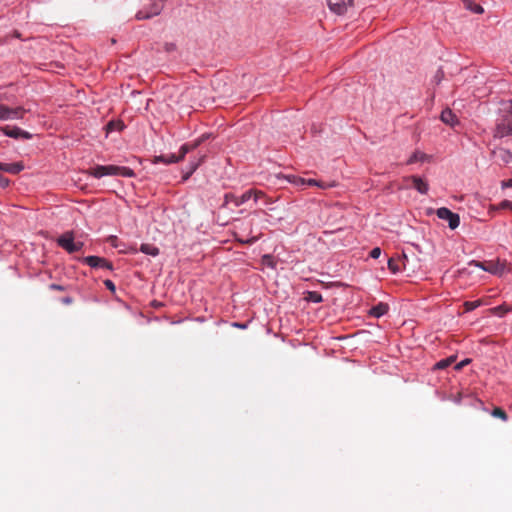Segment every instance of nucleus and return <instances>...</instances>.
Returning a JSON list of instances; mask_svg holds the SVG:
<instances>
[{"label":"nucleus","instance_id":"nucleus-1","mask_svg":"<svg viewBox=\"0 0 512 512\" xmlns=\"http://www.w3.org/2000/svg\"><path fill=\"white\" fill-rule=\"evenodd\" d=\"M206 139V136L203 135L197 140H195L193 143H186L181 146L179 150V155L175 154H168V155H159L155 156L153 159V163H164V164H171V163H177L184 159L185 155L196 149L204 140Z\"/></svg>","mask_w":512,"mask_h":512},{"label":"nucleus","instance_id":"nucleus-2","mask_svg":"<svg viewBox=\"0 0 512 512\" xmlns=\"http://www.w3.org/2000/svg\"><path fill=\"white\" fill-rule=\"evenodd\" d=\"M88 174L95 178H101L104 176L133 177L134 171L128 167H120L116 165H98L89 169Z\"/></svg>","mask_w":512,"mask_h":512},{"label":"nucleus","instance_id":"nucleus-3","mask_svg":"<svg viewBox=\"0 0 512 512\" xmlns=\"http://www.w3.org/2000/svg\"><path fill=\"white\" fill-rule=\"evenodd\" d=\"M252 197L254 198L255 201H258L260 197H265V193L261 190L256 189H250L243 193L240 197H237L231 193H227L224 196L223 206H226L229 202H233L235 206L239 207Z\"/></svg>","mask_w":512,"mask_h":512},{"label":"nucleus","instance_id":"nucleus-4","mask_svg":"<svg viewBox=\"0 0 512 512\" xmlns=\"http://www.w3.org/2000/svg\"><path fill=\"white\" fill-rule=\"evenodd\" d=\"M58 245L69 253H74L82 249V242H74V237L71 232H66L57 240Z\"/></svg>","mask_w":512,"mask_h":512},{"label":"nucleus","instance_id":"nucleus-5","mask_svg":"<svg viewBox=\"0 0 512 512\" xmlns=\"http://www.w3.org/2000/svg\"><path fill=\"white\" fill-rule=\"evenodd\" d=\"M27 111V109L21 106L10 108L6 105L0 104V120L22 119Z\"/></svg>","mask_w":512,"mask_h":512},{"label":"nucleus","instance_id":"nucleus-6","mask_svg":"<svg viewBox=\"0 0 512 512\" xmlns=\"http://www.w3.org/2000/svg\"><path fill=\"white\" fill-rule=\"evenodd\" d=\"M469 265H474L476 267L481 268L484 271L495 275H501L505 270V264L499 261H487V262H479V261H471Z\"/></svg>","mask_w":512,"mask_h":512},{"label":"nucleus","instance_id":"nucleus-7","mask_svg":"<svg viewBox=\"0 0 512 512\" xmlns=\"http://www.w3.org/2000/svg\"><path fill=\"white\" fill-rule=\"evenodd\" d=\"M436 215L438 218L442 220H447L449 228L454 230L456 229L460 224V217L458 214L453 213L451 210H449L446 207H441L437 209Z\"/></svg>","mask_w":512,"mask_h":512},{"label":"nucleus","instance_id":"nucleus-8","mask_svg":"<svg viewBox=\"0 0 512 512\" xmlns=\"http://www.w3.org/2000/svg\"><path fill=\"white\" fill-rule=\"evenodd\" d=\"M512 134V118L506 117L499 121L494 130V137L503 138Z\"/></svg>","mask_w":512,"mask_h":512},{"label":"nucleus","instance_id":"nucleus-9","mask_svg":"<svg viewBox=\"0 0 512 512\" xmlns=\"http://www.w3.org/2000/svg\"><path fill=\"white\" fill-rule=\"evenodd\" d=\"M83 262L92 268H101L107 270H112L113 268L111 262L99 256H87L83 259Z\"/></svg>","mask_w":512,"mask_h":512},{"label":"nucleus","instance_id":"nucleus-10","mask_svg":"<svg viewBox=\"0 0 512 512\" xmlns=\"http://www.w3.org/2000/svg\"><path fill=\"white\" fill-rule=\"evenodd\" d=\"M162 9H163V5L155 0V1H153L149 11H144V10L138 11L136 14V18L138 20L149 19L153 16L159 15L160 12L162 11Z\"/></svg>","mask_w":512,"mask_h":512},{"label":"nucleus","instance_id":"nucleus-11","mask_svg":"<svg viewBox=\"0 0 512 512\" xmlns=\"http://www.w3.org/2000/svg\"><path fill=\"white\" fill-rule=\"evenodd\" d=\"M406 182H411L413 188H415L421 194H427L429 185L419 176H409L405 178Z\"/></svg>","mask_w":512,"mask_h":512},{"label":"nucleus","instance_id":"nucleus-12","mask_svg":"<svg viewBox=\"0 0 512 512\" xmlns=\"http://www.w3.org/2000/svg\"><path fill=\"white\" fill-rule=\"evenodd\" d=\"M353 5V0H348L347 2L344 0H337L333 2L332 0L328 1V6L331 11L338 15H342L347 11L348 6Z\"/></svg>","mask_w":512,"mask_h":512},{"label":"nucleus","instance_id":"nucleus-13","mask_svg":"<svg viewBox=\"0 0 512 512\" xmlns=\"http://www.w3.org/2000/svg\"><path fill=\"white\" fill-rule=\"evenodd\" d=\"M2 131L4 132L5 135L15 138V139H17V138H24V139L32 138V135L29 132L24 131L18 127L6 126V127L2 128Z\"/></svg>","mask_w":512,"mask_h":512},{"label":"nucleus","instance_id":"nucleus-14","mask_svg":"<svg viewBox=\"0 0 512 512\" xmlns=\"http://www.w3.org/2000/svg\"><path fill=\"white\" fill-rule=\"evenodd\" d=\"M441 121L451 127H454L459 123L457 116L450 109H445L441 113Z\"/></svg>","mask_w":512,"mask_h":512},{"label":"nucleus","instance_id":"nucleus-15","mask_svg":"<svg viewBox=\"0 0 512 512\" xmlns=\"http://www.w3.org/2000/svg\"><path fill=\"white\" fill-rule=\"evenodd\" d=\"M24 169V165L21 162L16 163H2L0 162V170L8 173L18 174Z\"/></svg>","mask_w":512,"mask_h":512},{"label":"nucleus","instance_id":"nucleus-16","mask_svg":"<svg viewBox=\"0 0 512 512\" xmlns=\"http://www.w3.org/2000/svg\"><path fill=\"white\" fill-rule=\"evenodd\" d=\"M387 312H388V305L380 302L376 306H373L370 309L369 314L373 317L379 318V317L385 315Z\"/></svg>","mask_w":512,"mask_h":512},{"label":"nucleus","instance_id":"nucleus-17","mask_svg":"<svg viewBox=\"0 0 512 512\" xmlns=\"http://www.w3.org/2000/svg\"><path fill=\"white\" fill-rule=\"evenodd\" d=\"M306 185L308 186H317L321 189H328V188H332V187H335L337 184L335 181H331V182H323V181H318V180H315V179H306Z\"/></svg>","mask_w":512,"mask_h":512},{"label":"nucleus","instance_id":"nucleus-18","mask_svg":"<svg viewBox=\"0 0 512 512\" xmlns=\"http://www.w3.org/2000/svg\"><path fill=\"white\" fill-rule=\"evenodd\" d=\"M493 154L504 163H509L512 160V153L503 148L494 150Z\"/></svg>","mask_w":512,"mask_h":512},{"label":"nucleus","instance_id":"nucleus-19","mask_svg":"<svg viewBox=\"0 0 512 512\" xmlns=\"http://www.w3.org/2000/svg\"><path fill=\"white\" fill-rule=\"evenodd\" d=\"M140 251L151 256H157L159 254V249L151 244H142Z\"/></svg>","mask_w":512,"mask_h":512},{"label":"nucleus","instance_id":"nucleus-20","mask_svg":"<svg viewBox=\"0 0 512 512\" xmlns=\"http://www.w3.org/2000/svg\"><path fill=\"white\" fill-rule=\"evenodd\" d=\"M205 156L200 157L197 161L190 162V169L187 172V174L183 177L184 180H187L190 175H192L196 169L199 167V165L204 161Z\"/></svg>","mask_w":512,"mask_h":512},{"label":"nucleus","instance_id":"nucleus-21","mask_svg":"<svg viewBox=\"0 0 512 512\" xmlns=\"http://www.w3.org/2000/svg\"><path fill=\"white\" fill-rule=\"evenodd\" d=\"M455 359H456L455 356H450L446 359H442L435 364L434 368L435 369H445L448 366H450L455 361Z\"/></svg>","mask_w":512,"mask_h":512},{"label":"nucleus","instance_id":"nucleus-22","mask_svg":"<svg viewBox=\"0 0 512 512\" xmlns=\"http://www.w3.org/2000/svg\"><path fill=\"white\" fill-rule=\"evenodd\" d=\"M465 6L467 9L471 10L472 12H474L476 14H482L484 12V9L481 5L475 4L470 0L465 2Z\"/></svg>","mask_w":512,"mask_h":512},{"label":"nucleus","instance_id":"nucleus-23","mask_svg":"<svg viewBox=\"0 0 512 512\" xmlns=\"http://www.w3.org/2000/svg\"><path fill=\"white\" fill-rule=\"evenodd\" d=\"M287 180L296 186H305L306 185V179L296 176V175H288Z\"/></svg>","mask_w":512,"mask_h":512},{"label":"nucleus","instance_id":"nucleus-24","mask_svg":"<svg viewBox=\"0 0 512 512\" xmlns=\"http://www.w3.org/2000/svg\"><path fill=\"white\" fill-rule=\"evenodd\" d=\"M398 260L394 259V258H390L388 260V268L393 272V273H398L399 271H401V268L398 264Z\"/></svg>","mask_w":512,"mask_h":512},{"label":"nucleus","instance_id":"nucleus-25","mask_svg":"<svg viewBox=\"0 0 512 512\" xmlns=\"http://www.w3.org/2000/svg\"><path fill=\"white\" fill-rule=\"evenodd\" d=\"M492 415L494 417L502 419L503 421H506L508 418L506 412L502 408H499V407H496L493 409Z\"/></svg>","mask_w":512,"mask_h":512},{"label":"nucleus","instance_id":"nucleus-26","mask_svg":"<svg viewBox=\"0 0 512 512\" xmlns=\"http://www.w3.org/2000/svg\"><path fill=\"white\" fill-rule=\"evenodd\" d=\"M307 299L314 303H320L323 300L322 295L316 291L309 292Z\"/></svg>","mask_w":512,"mask_h":512},{"label":"nucleus","instance_id":"nucleus-27","mask_svg":"<svg viewBox=\"0 0 512 512\" xmlns=\"http://www.w3.org/2000/svg\"><path fill=\"white\" fill-rule=\"evenodd\" d=\"M480 304H481L480 300L467 301V302L464 303L465 311L466 312H470V311L476 309L477 307H479Z\"/></svg>","mask_w":512,"mask_h":512},{"label":"nucleus","instance_id":"nucleus-28","mask_svg":"<svg viewBox=\"0 0 512 512\" xmlns=\"http://www.w3.org/2000/svg\"><path fill=\"white\" fill-rule=\"evenodd\" d=\"M425 155L423 153L415 152L411 155V157L408 160V164L415 163L417 161L423 160Z\"/></svg>","mask_w":512,"mask_h":512},{"label":"nucleus","instance_id":"nucleus-29","mask_svg":"<svg viewBox=\"0 0 512 512\" xmlns=\"http://www.w3.org/2000/svg\"><path fill=\"white\" fill-rule=\"evenodd\" d=\"M493 312L499 316H503L507 311L508 309L504 308L503 306H497L495 308L492 309Z\"/></svg>","mask_w":512,"mask_h":512},{"label":"nucleus","instance_id":"nucleus-30","mask_svg":"<svg viewBox=\"0 0 512 512\" xmlns=\"http://www.w3.org/2000/svg\"><path fill=\"white\" fill-rule=\"evenodd\" d=\"M381 255V249L379 247H375L370 251V257L377 259Z\"/></svg>","mask_w":512,"mask_h":512},{"label":"nucleus","instance_id":"nucleus-31","mask_svg":"<svg viewBox=\"0 0 512 512\" xmlns=\"http://www.w3.org/2000/svg\"><path fill=\"white\" fill-rule=\"evenodd\" d=\"M468 363H470V359H465L459 363H457L455 366H454V369L456 371H459L461 370L464 366H466Z\"/></svg>","mask_w":512,"mask_h":512},{"label":"nucleus","instance_id":"nucleus-32","mask_svg":"<svg viewBox=\"0 0 512 512\" xmlns=\"http://www.w3.org/2000/svg\"><path fill=\"white\" fill-rule=\"evenodd\" d=\"M10 181L7 177H5L4 175L0 174V186L5 188L9 185Z\"/></svg>","mask_w":512,"mask_h":512},{"label":"nucleus","instance_id":"nucleus-33","mask_svg":"<svg viewBox=\"0 0 512 512\" xmlns=\"http://www.w3.org/2000/svg\"><path fill=\"white\" fill-rule=\"evenodd\" d=\"M49 289L51 290H57V291H65L66 287L59 285V284H50Z\"/></svg>","mask_w":512,"mask_h":512},{"label":"nucleus","instance_id":"nucleus-34","mask_svg":"<svg viewBox=\"0 0 512 512\" xmlns=\"http://www.w3.org/2000/svg\"><path fill=\"white\" fill-rule=\"evenodd\" d=\"M258 200H263L265 205L274 203V200L265 194V197H260Z\"/></svg>","mask_w":512,"mask_h":512},{"label":"nucleus","instance_id":"nucleus-35","mask_svg":"<svg viewBox=\"0 0 512 512\" xmlns=\"http://www.w3.org/2000/svg\"><path fill=\"white\" fill-rule=\"evenodd\" d=\"M500 208H510L512 210V202L509 200H504L500 203Z\"/></svg>","mask_w":512,"mask_h":512},{"label":"nucleus","instance_id":"nucleus-36","mask_svg":"<svg viewBox=\"0 0 512 512\" xmlns=\"http://www.w3.org/2000/svg\"><path fill=\"white\" fill-rule=\"evenodd\" d=\"M501 187L502 188H512V179L502 181Z\"/></svg>","mask_w":512,"mask_h":512},{"label":"nucleus","instance_id":"nucleus-37","mask_svg":"<svg viewBox=\"0 0 512 512\" xmlns=\"http://www.w3.org/2000/svg\"><path fill=\"white\" fill-rule=\"evenodd\" d=\"M104 284L110 291H115V284L111 280H105Z\"/></svg>","mask_w":512,"mask_h":512},{"label":"nucleus","instance_id":"nucleus-38","mask_svg":"<svg viewBox=\"0 0 512 512\" xmlns=\"http://www.w3.org/2000/svg\"><path fill=\"white\" fill-rule=\"evenodd\" d=\"M61 302L65 305H70L73 303V299L71 297L67 296V297L62 298Z\"/></svg>","mask_w":512,"mask_h":512},{"label":"nucleus","instance_id":"nucleus-39","mask_svg":"<svg viewBox=\"0 0 512 512\" xmlns=\"http://www.w3.org/2000/svg\"><path fill=\"white\" fill-rule=\"evenodd\" d=\"M263 262H264L265 264H267V265L272 266V257H271V256H269V255H265V256L263 257Z\"/></svg>","mask_w":512,"mask_h":512},{"label":"nucleus","instance_id":"nucleus-40","mask_svg":"<svg viewBox=\"0 0 512 512\" xmlns=\"http://www.w3.org/2000/svg\"><path fill=\"white\" fill-rule=\"evenodd\" d=\"M507 110H508V112H509L510 114H512V102H511V101L509 102V107H508V109H507Z\"/></svg>","mask_w":512,"mask_h":512},{"label":"nucleus","instance_id":"nucleus-41","mask_svg":"<svg viewBox=\"0 0 512 512\" xmlns=\"http://www.w3.org/2000/svg\"><path fill=\"white\" fill-rule=\"evenodd\" d=\"M256 241V238H252L251 240L246 241L247 243H253Z\"/></svg>","mask_w":512,"mask_h":512},{"label":"nucleus","instance_id":"nucleus-42","mask_svg":"<svg viewBox=\"0 0 512 512\" xmlns=\"http://www.w3.org/2000/svg\"><path fill=\"white\" fill-rule=\"evenodd\" d=\"M0 100H2V97L0 96Z\"/></svg>","mask_w":512,"mask_h":512}]
</instances>
